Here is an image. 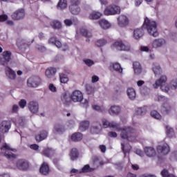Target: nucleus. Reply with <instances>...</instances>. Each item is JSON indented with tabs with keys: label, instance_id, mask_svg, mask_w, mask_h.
<instances>
[{
	"label": "nucleus",
	"instance_id": "nucleus-46",
	"mask_svg": "<svg viewBox=\"0 0 177 177\" xmlns=\"http://www.w3.org/2000/svg\"><path fill=\"white\" fill-rule=\"evenodd\" d=\"M14 122L16 125L23 127V125H24V118L23 117L17 118L16 120H14Z\"/></svg>",
	"mask_w": 177,
	"mask_h": 177
},
{
	"label": "nucleus",
	"instance_id": "nucleus-1",
	"mask_svg": "<svg viewBox=\"0 0 177 177\" xmlns=\"http://www.w3.org/2000/svg\"><path fill=\"white\" fill-rule=\"evenodd\" d=\"M102 125L104 128H114L117 131H120V136L122 139H127L129 142H135L136 137L131 135L135 132V129L130 128L129 127H124L123 129H120V124L115 122H109L106 119L102 120Z\"/></svg>",
	"mask_w": 177,
	"mask_h": 177
},
{
	"label": "nucleus",
	"instance_id": "nucleus-53",
	"mask_svg": "<svg viewBox=\"0 0 177 177\" xmlns=\"http://www.w3.org/2000/svg\"><path fill=\"white\" fill-rule=\"evenodd\" d=\"M66 127H68V128H74V127H75V120H68L66 123Z\"/></svg>",
	"mask_w": 177,
	"mask_h": 177
},
{
	"label": "nucleus",
	"instance_id": "nucleus-35",
	"mask_svg": "<svg viewBox=\"0 0 177 177\" xmlns=\"http://www.w3.org/2000/svg\"><path fill=\"white\" fill-rule=\"evenodd\" d=\"M57 8L59 10H63L64 9H66V8H67V0H59Z\"/></svg>",
	"mask_w": 177,
	"mask_h": 177
},
{
	"label": "nucleus",
	"instance_id": "nucleus-32",
	"mask_svg": "<svg viewBox=\"0 0 177 177\" xmlns=\"http://www.w3.org/2000/svg\"><path fill=\"white\" fill-rule=\"evenodd\" d=\"M98 23L101 28H103L104 30H107V28H110V27H111V24L106 19H101Z\"/></svg>",
	"mask_w": 177,
	"mask_h": 177
},
{
	"label": "nucleus",
	"instance_id": "nucleus-57",
	"mask_svg": "<svg viewBox=\"0 0 177 177\" xmlns=\"http://www.w3.org/2000/svg\"><path fill=\"white\" fill-rule=\"evenodd\" d=\"M19 104L21 109H24V107L27 106V101L26 100H21Z\"/></svg>",
	"mask_w": 177,
	"mask_h": 177
},
{
	"label": "nucleus",
	"instance_id": "nucleus-2",
	"mask_svg": "<svg viewBox=\"0 0 177 177\" xmlns=\"http://www.w3.org/2000/svg\"><path fill=\"white\" fill-rule=\"evenodd\" d=\"M167 76L165 75H162L159 79L155 81L154 84H152V86L154 89H157L160 86L161 91L165 92V93L171 92V89H177V79L171 80L169 84H167Z\"/></svg>",
	"mask_w": 177,
	"mask_h": 177
},
{
	"label": "nucleus",
	"instance_id": "nucleus-41",
	"mask_svg": "<svg viewBox=\"0 0 177 177\" xmlns=\"http://www.w3.org/2000/svg\"><path fill=\"white\" fill-rule=\"evenodd\" d=\"M59 81H60L61 84H67L68 83V77L67 76V75H66L64 73H59Z\"/></svg>",
	"mask_w": 177,
	"mask_h": 177
},
{
	"label": "nucleus",
	"instance_id": "nucleus-10",
	"mask_svg": "<svg viewBox=\"0 0 177 177\" xmlns=\"http://www.w3.org/2000/svg\"><path fill=\"white\" fill-rule=\"evenodd\" d=\"M41 85V78L39 77H30L27 80V86L30 88H37Z\"/></svg>",
	"mask_w": 177,
	"mask_h": 177
},
{
	"label": "nucleus",
	"instance_id": "nucleus-58",
	"mask_svg": "<svg viewBox=\"0 0 177 177\" xmlns=\"http://www.w3.org/2000/svg\"><path fill=\"white\" fill-rule=\"evenodd\" d=\"M140 49L141 52H150V48L146 46H141Z\"/></svg>",
	"mask_w": 177,
	"mask_h": 177
},
{
	"label": "nucleus",
	"instance_id": "nucleus-45",
	"mask_svg": "<svg viewBox=\"0 0 177 177\" xmlns=\"http://www.w3.org/2000/svg\"><path fill=\"white\" fill-rule=\"evenodd\" d=\"M122 149L124 153V156H127V153H129V151H131V145H124L122 143Z\"/></svg>",
	"mask_w": 177,
	"mask_h": 177
},
{
	"label": "nucleus",
	"instance_id": "nucleus-15",
	"mask_svg": "<svg viewBox=\"0 0 177 177\" xmlns=\"http://www.w3.org/2000/svg\"><path fill=\"white\" fill-rule=\"evenodd\" d=\"M166 44L167 41L164 39H155L152 41L151 45L154 49H158V48H162Z\"/></svg>",
	"mask_w": 177,
	"mask_h": 177
},
{
	"label": "nucleus",
	"instance_id": "nucleus-13",
	"mask_svg": "<svg viewBox=\"0 0 177 177\" xmlns=\"http://www.w3.org/2000/svg\"><path fill=\"white\" fill-rule=\"evenodd\" d=\"M24 16H26V12L24 11V9L20 8L17 10L12 15V19H13V20H21V19H24Z\"/></svg>",
	"mask_w": 177,
	"mask_h": 177
},
{
	"label": "nucleus",
	"instance_id": "nucleus-6",
	"mask_svg": "<svg viewBox=\"0 0 177 177\" xmlns=\"http://www.w3.org/2000/svg\"><path fill=\"white\" fill-rule=\"evenodd\" d=\"M158 100L159 102H164L160 108V111L161 113H162V114H169V113H171V110H172V106H171V104H169L168 99L165 98V97L162 95H159L158 97Z\"/></svg>",
	"mask_w": 177,
	"mask_h": 177
},
{
	"label": "nucleus",
	"instance_id": "nucleus-36",
	"mask_svg": "<svg viewBox=\"0 0 177 177\" xmlns=\"http://www.w3.org/2000/svg\"><path fill=\"white\" fill-rule=\"evenodd\" d=\"M82 138L83 136L81 133H74L71 136V140L73 142H80V140H82Z\"/></svg>",
	"mask_w": 177,
	"mask_h": 177
},
{
	"label": "nucleus",
	"instance_id": "nucleus-9",
	"mask_svg": "<svg viewBox=\"0 0 177 177\" xmlns=\"http://www.w3.org/2000/svg\"><path fill=\"white\" fill-rule=\"evenodd\" d=\"M117 20L118 25L122 28H125V27H128V26H129V17L126 15L122 14L119 15Z\"/></svg>",
	"mask_w": 177,
	"mask_h": 177
},
{
	"label": "nucleus",
	"instance_id": "nucleus-24",
	"mask_svg": "<svg viewBox=\"0 0 177 177\" xmlns=\"http://www.w3.org/2000/svg\"><path fill=\"white\" fill-rule=\"evenodd\" d=\"M120 113H121V107L118 106H111L109 109V113L111 115H118Z\"/></svg>",
	"mask_w": 177,
	"mask_h": 177
},
{
	"label": "nucleus",
	"instance_id": "nucleus-48",
	"mask_svg": "<svg viewBox=\"0 0 177 177\" xmlns=\"http://www.w3.org/2000/svg\"><path fill=\"white\" fill-rule=\"evenodd\" d=\"M83 62L86 64V66H88V67H91V66H93V64H95V62H93V60L91 59H84Z\"/></svg>",
	"mask_w": 177,
	"mask_h": 177
},
{
	"label": "nucleus",
	"instance_id": "nucleus-19",
	"mask_svg": "<svg viewBox=\"0 0 177 177\" xmlns=\"http://www.w3.org/2000/svg\"><path fill=\"white\" fill-rule=\"evenodd\" d=\"M64 132V126L61 124H56L53 129V135H62Z\"/></svg>",
	"mask_w": 177,
	"mask_h": 177
},
{
	"label": "nucleus",
	"instance_id": "nucleus-42",
	"mask_svg": "<svg viewBox=\"0 0 177 177\" xmlns=\"http://www.w3.org/2000/svg\"><path fill=\"white\" fill-rule=\"evenodd\" d=\"M43 154L44 156H46V157H52V156L55 154V150L50 148H47L44 150Z\"/></svg>",
	"mask_w": 177,
	"mask_h": 177
},
{
	"label": "nucleus",
	"instance_id": "nucleus-5",
	"mask_svg": "<svg viewBox=\"0 0 177 177\" xmlns=\"http://www.w3.org/2000/svg\"><path fill=\"white\" fill-rule=\"evenodd\" d=\"M1 150V155L4 156V157H6L8 160H13V158H16V155L12 153V151H16V149H12V147H10L8 144H3Z\"/></svg>",
	"mask_w": 177,
	"mask_h": 177
},
{
	"label": "nucleus",
	"instance_id": "nucleus-27",
	"mask_svg": "<svg viewBox=\"0 0 177 177\" xmlns=\"http://www.w3.org/2000/svg\"><path fill=\"white\" fill-rule=\"evenodd\" d=\"M127 93L131 100H133L136 98V91H135V88L131 87L128 88Z\"/></svg>",
	"mask_w": 177,
	"mask_h": 177
},
{
	"label": "nucleus",
	"instance_id": "nucleus-26",
	"mask_svg": "<svg viewBox=\"0 0 177 177\" xmlns=\"http://www.w3.org/2000/svg\"><path fill=\"white\" fill-rule=\"evenodd\" d=\"M152 70L153 71V73L155 74V77H158V75H161V74H162V69L158 64H153L152 66Z\"/></svg>",
	"mask_w": 177,
	"mask_h": 177
},
{
	"label": "nucleus",
	"instance_id": "nucleus-21",
	"mask_svg": "<svg viewBox=\"0 0 177 177\" xmlns=\"http://www.w3.org/2000/svg\"><path fill=\"white\" fill-rule=\"evenodd\" d=\"M91 133H100L102 132V124L99 122L93 123L91 129Z\"/></svg>",
	"mask_w": 177,
	"mask_h": 177
},
{
	"label": "nucleus",
	"instance_id": "nucleus-40",
	"mask_svg": "<svg viewBox=\"0 0 177 177\" xmlns=\"http://www.w3.org/2000/svg\"><path fill=\"white\" fill-rule=\"evenodd\" d=\"M70 158L72 160V161H74V160H77V158H78V150H77V149H72L70 153Z\"/></svg>",
	"mask_w": 177,
	"mask_h": 177
},
{
	"label": "nucleus",
	"instance_id": "nucleus-20",
	"mask_svg": "<svg viewBox=\"0 0 177 177\" xmlns=\"http://www.w3.org/2000/svg\"><path fill=\"white\" fill-rule=\"evenodd\" d=\"M109 70H111V71H117V73L122 74V68L121 67V64L118 62L111 63L109 65Z\"/></svg>",
	"mask_w": 177,
	"mask_h": 177
},
{
	"label": "nucleus",
	"instance_id": "nucleus-14",
	"mask_svg": "<svg viewBox=\"0 0 177 177\" xmlns=\"http://www.w3.org/2000/svg\"><path fill=\"white\" fill-rule=\"evenodd\" d=\"M49 44H51L52 45H55L57 46V48H62L63 50H67L68 49V46L67 44H64L63 46L62 45V43L55 39V37H51L48 40Z\"/></svg>",
	"mask_w": 177,
	"mask_h": 177
},
{
	"label": "nucleus",
	"instance_id": "nucleus-47",
	"mask_svg": "<svg viewBox=\"0 0 177 177\" xmlns=\"http://www.w3.org/2000/svg\"><path fill=\"white\" fill-rule=\"evenodd\" d=\"M93 171H95V168L91 167V166H89V165H86L82 169V172H93Z\"/></svg>",
	"mask_w": 177,
	"mask_h": 177
},
{
	"label": "nucleus",
	"instance_id": "nucleus-12",
	"mask_svg": "<svg viewBox=\"0 0 177 177\" xmlns=\"http://www.w3.org/2000/svg\"><path fill=\"white\" fill-rule=\"evenodd\" d=\"M14 169H20L21 171H26L28 169V162L24 159L18 160L16 162V165L12 167Z\"/></svg>",
	"mask_w": 177,
	"mask_h": 177
},
{
	"label": "nucleus",
	"instance_id": "nucleus-29",
	"mask_svg": "<svg viewBox=\"0 0 177 177\" xmlns=\"http://www.w3.org/2000/svg\"><path fill=\"white\" fill-rule=\"evenodd\" d=\"M46 138H48V132L46 131H43L36 136L35 139L37 142H41V140H45Z\"/></svg>",
	"mask_w": 177,
	"mask_h": 177
},
{
	"label": "nucleus",
	"instance_id": "nucleus-8",
	"mask_svg": "<svg viewBox=\"0 0 177 177\" xmlns=\"http://www.w3.org/2000/svg\"><path fill=\"white\" fill-rule=\"evenodd\" d=\"M81 0H71V6H69V10L72 15H80L81 8L80 5Z\"/></svg>",
	"mask_w": 177,
	"mask_h": 177
},
{
	"label": "nucleus",
	"instance_id": "nucleus-52",
	"mask_svg": "<svg viewBox=\"0 0 177 177\" xmlns=\"http://www.w3.org/2000/svg\"><path fill=\"white\" fill-rule=\"evenodd\" d=\"M136 111L138 115H142L145 114V113H146L147 109H146V107L138 108Z\"/></svg>",
	"mask_w": 177,
	"mask_h": 177
},
{
	"label": "nucleus",
	"instance_id": "nucleus-11",
	"mask_svg": "<svg viewBox=\"0 0 177 177\" xmlns=\"http://www.w3.org/2000/svg\"><path fill=\"white\" fill-rule=\"evenodd\" d=\"M71 99L75 103L80 102L84 100V95L82 94V92L75 90L71 95Z\"/></svg>",
	"mask_w": 177,
	"mask_h": 177
},
{
	"label": "nucleus",
	"instance_id": "nucleus-17",
	"mask_svg": "<svg viewBox=\"0 0 177 177\" xmlns=\"http://www.w3.org/2000/svg\"><path fill=\"white\" fill-rule=\"evenodd\" d=\"M11 125L9 121H3L0 124V132H1V133H8L9 129H10Z\"/></svg>",
	"mask_w": 177,
	"mask_h": 177
},
{
	"label": "nucleus",
	"instance_id": "nucleus-31",
	"mask_svg": "<svg viewBox=\"0 0 177 177\" xmlns=\"http://www.w3.org/2000/svg\"><path fill=\"white\" fill-rule=\"evenodd\" d=\"M145 151L148 157H154L156 156V150L153 147H146Z\"/></svg>",
	"mask_w": 177,
	"mask_h": 177
},
{
	"label": "nucleus",
	"instance_id": "nucleus-30",
	"mask_svg": "<svg viewBox=\"0 0 177 177\" xmlns=\"http://www.w3.org/2000/svg\"><path fill=\"white\" fill-rule=\"evenodd\" d=\"M40 173L42 175H48L49 174V165L46 162H44L40 167Z\"/></svg>",
	"mask_w": 177,
	"mask_h": 177
},
{
	"label": "nucleus",
	"instance_id": "nucleus-61",
	"mask_svg": "<svg viewBox=\"0 0 177 177\" xmlns=\"http://www.w3.org/2000/svg\"><path fill=\"white\" fill-rule=\"evenodd\" d=\"M8 20V15H0V21H6Z\"/></svg>",
	"mask_w": 177,
	"mask_h": 177
},
{
	"label": "nucleus",
	"instance_id": "nucleus-4",
	"mask_svg": "<svg viewBox=\"0 0 177 177\" xmlns=\"http://www.w3.org/2000/svg\"><path fill=\"white\" fill-rule=\"evenodd\" d=\"M111 49L112 50H122L124 52H128L131 50V45L127 42L122 41L116 40L113 41L111 46Z\"/></svg>",
	"mask_w": 177,
	"mask_h": 177
},
{
	"label": "nucleus",
	"instance_id": "nucleus-59",
	"mask_svg": "<svg viewBox=\"0 0 177 177\" xmlns=\"http://www.w3.org/2000/svg\"><path fill=\"white\" fill-rule=\"evenodd\" d=\"M36 49H37V50H39L40 52H45V50H46V49L44 46L39 44H37L36 46Z\"/></svg>",
	"mask_w": 177,
	"mask_h": 177
},
{
	"label": "nucleus",
	"instance_id": "nucleus-25",
	"mask_svg": "<svg viewBox=\"0 0 177 177\" xmlns=\"http://www.w3.org/2000/svg\"><path fill=\"white\" fill-rule=\"evenodd\" d=\"M103 16V14L99 11H93L90 13L88 19L90 20H99L100 17Z\"/></svg>",
	"mask_w": 177,
	"mask_h": 177
},
{
	"label": "nucleus",
	"instance_id": "nucleus-34",
	"mask_svg": "<svg viewBox=\"0 0 177 177\" xmlns=\"http://www.w3.org/2000/svg\"><path fill=\"white\" fill-rule=\"evenodd\" d=\"M133 68H134V73L137 75H139V74L142 73V66L140 65V63L138 62H134Z\"/></svg>",
	"mask_w": 177,
	"mask_h": 177
},
{
	"label": "nucleus",
	"instance_id": "nucleus-62",
	"mask_svg": "<svg viewBox=\"0 0 177 177\" xmlns=\"http://www.w3.org/2000/svg\"><path fill=\"white\" fill-rule=\"evenodd\" d=\"M12 111V113H17V111H19V106H17L16 104L13 105Z\"/></svg>",
	"mask_w": 177,
	"mask_h": 177
},
{
	"label": "nucleus",
	"instance_id": "nucleus-43",
	"mask_svg": "<svg viewBox=\"0 0 177 177\" xmlns=\"http://www.w3.org/2000/svg\"><path fill=\"white\" fill-rule=\"evenodd\" d=\"M102 165V162L99 160V158H95L93 161V165H91V168H94V169H96V168H98Z\"/></svg>",
	"mask_w": 177,
	"mask_h": 177
},
{
	"label": "nucleus",
	"instance_id": "nucleus-33",
	"mask_svg": "<svg viewBox=\"0 0 177 177\" xmlns=\"http://www.w3.org/2000/svg\"><path fill=\"white\" fill-rule=\"evenodd\" d=\"M77 34H82L84 37H92V33L88 31L85 28H82L79 30H77Z\"/></svg>",
	"mask_w": 177,
	"mask_h": 177
},
{
	"label": "nucleus",
	"instance_id": "nucleus-54",
	"mask_svg": "<svg viewBox=\"0 0 177 177\" xmlns=\"http://www.w3.org/2000/svg\"><path fill=\"white\" fill-rule=\"evenodd\" d=\"M64 23L65 26H66L67 27H70L71 26H73V24H74V19H65L64 21Z\"/></svg>",
	"mask_w": 177,
	"mask_h": 177
},
{
	"label": "nucleus",
	"instance_id": "nucleus-63",
	"mask_svg": "<svg viewBox=\"0 0 177 177\" xmlns=\"http://www.w3.org/2000/svg\"><path fill=\"white\" fill-rule=\"evenodd\" d=\"M97 81H99V77L96 76V75H93L91 78V82L93 83H95V82H97Z\"/></svg>",
	"mask_w": 177,
	"mask_h": 177
},
{
	"label": "nucleus",
	"instance_id": "nucleus-3",
	"mask_svg": "<svg viewBox=\"0 0 177 177\" xmlns=\"http://www.w3.org/2000/svg\"><path fill=\"white\" fill-rule=\"evenodd\" d=\"M146 27L148 34L152 37H158V30H157V23L146 17L143 24Z\"/></svg>",
	"mask_w": 177,
	"mask_h": 177
},
{
	"label": "nucleus",
	"instance_id": "nucleus-49",
	"mask_svg": "<svg viewBox=\"0 0 177 177\" xmlns=\"http://www.w3.org/2000/svg\"><path fill=\"white\" fill-rule=\"evenodd\" d=\"M51 26L53 28H62V23L59 21H53L51 23Z\"/></svg>",
	"mask_w": 177,
	"mask_h": 177
},
{
	"label": "nucleus",
	"instance_id": "nucleus-7",
	"mask_svg": "<svg viewBox=\"0 0 177 177\" xmlns=\"http://www.w3.org/2000/svg\"><path fill=\"white\" fill-rule=\"evenodd\" d=\"M120 13H121V8L114 4L106 6L104 10L105 16H114V15H120Z\"/></svg>",
	"mask_w": 177,
	"mask_h": 177
},
{
	"label": "nucleus",
	"instance_id": "nucleus-23",
	"mask_svg": "<svg viewBox=\"0 0 177 177\" xmlns=\"http://www.w3.org/2000/svg\"><path fill=\"white\" fill-rule=\"evenodd\" d=\"M145 32L142 28H135L133 32V37L137 41L143 37Z\"/></svg>",
	"mask_w": 177,
	"mask_h": 177
},
{
	"label": "nucleus",
	"instance_id": "nucleus-44",
	"mask_svg": "<svg viewBox=\"0 0 177 177\" xmlns=\"http://www.w3.org/2000/svg\"><path fill=\"white\" fill-rule=\"evenodd\" d=\"M151 116L155 118V120H161L162 118L161 115L157 111H152L151 112Z\"/></svg>",
	"mask_w": 177,
	"mask_h": 177
},
{
	"label": "nucleus",
	"instance_id": "nucleus-56",
	"mask_svg": "<svg viewBox=\"0 0 177 177\" xmlns=\"http://www.w3.org/2000/svg\"><path fill=\"white\" fill-rule=\"evenodd\" d=\"M48 89L50 91V92H53L54 93L57 92V88H56V86L53 84H50L48 85Z\"/></svg>",
	"mask_w": 177,
	"mask_h": 177
},
{
	"label": "nucleus",
	"instance_id": "nucleus-18",
	"mask_svg": "<svg viewBox=\"0 0 177 177\" xmlns=\"http://www.w3.org/2000/svg\"><path fill=\"white\" fill-rule=\"evenodd\" d=\"M157 149L159 154L165 156V154H168V153H169V146L167 143L159 145Z\"/></svg>",
	"mask_w": 177,
	"mask_h": 177
},
{
	"label": "nucleus",
	"instance_id": "nucleus-51",
	"mask_svg": "<svg viewBox=\"0 0 177 177\" xmlns=\"http://www.w3.org/2000/svg\"><path fill=\"white\" fill-rule=\"evenodd\" d=\"M86 89L88 95H92L95 92V87L93 86L87 85Z\"/></svg>",
	"mask_w": 177,
	"mask_h": 177
},
{
	"label": "nucleus",
	"instance_id": "nucleus-60",
	"mask_svg": "<svg viewBox=\"0 0 177 177\" xmlns=\"http://www.w3.org/2000/svg\"><path fill=\"white\" fill-rule=\"evenodd\" d=\"M82 107H84L86 109L88 106H89V100H84V102L81 104Z\"/></svg>",
	"mask_w": 177,
	"mask_h": 177
},
{
	"label": "nucleus",
	"instance_id": "nucleus-55",
	"mask_svg": "<svg viewBox=\"0 0 177 177\" xmlns=\"http://www.w3.org/2000/svg\"><path fill=\"white\" fill-rule=\"evenodd\" d=\"M93 109L95 110V111H104V107L96 104L93 105Z\"/></svg>",
	"mask_w": 177,
	"mask_h": 177
},
{
	"label": "nucleus",
	"instance_id": "nucleus-38",
	"mask_svg": "<svg viewBox=\"0 0 177 177\" xmlns=\"http://www.w3.org/2000/svg\"><path fill=\"white\" fill-rule=\"evenodd\" d=\"M166 133L168 138H174L175 136V131L174 129L171 127L169 125H166Z\"/></svg>",
	"mask_w": 177,
	"mask_h": 177
},
{
	"label": "nucleus",
	"instance_id": "nucleus-22",
	"mask_svg": "<svg viewBox=\"0 0 177 177\" xmlns=\"http://www.w3.org/2000/svg\"><path fill=\"white\" fill-rule=\"evenodd\" d=\"M57 70L55 68H48L46 70L45 76L48 80H52L55 75H56Z\"/></svg>",
	"mask_w": 177,
	"mask_h": 177
},
{
	"label": "nucleus",
	"instance_id": "nucleus-16",
	"mask_svg": "<svg viewBox=\"0 0 177 177\" xmlns=\"http://www.w3.org/2000/svg\"><path fill=\"white\" fill-rule=\"evenodd\" d=\"M28 109L32 114H37L39 110V104L35 101H30L28 104Z\"/></svg>",
	"mask_w": 177,
	"mask_h": 177
},
{
	"label": "nucleus",
	"instance_id": "nucleus-37",
	"mask_svg": "<svg viewBox=\"0 0 177 177\" xmlns=\"http://www.w3.org/2000/svg\"><path fill=\"white\" fill-rule=\"evenodd\" d=\"M89 125H90L89 121L88 120L82 121L80 123L79 128L80 131H86V129L89 128Z\"/></svg>",
	"mask_w": 177,
	"mask_h": 177
},
{
	"label": "nucleus",
	"instance_id": "nucleus-64",
	"mask_svg": "<svg viewBox=\"0 0 177 177\" xmlns=\"http://www.w3.org/2000/svg\"><path fill=\"white\" fill-rule=\"evenodd\" d=\"M171 158L174 160V161H177V151H175L172 155H171Z\"/></svg>",
	"mask_w": 177,
	"mask_h": 177
},
{
	"label": "nucleus",
	"instance_id": "nucleus-28",
	"mask_svg": "<svg viewBox=\"0 0 177 177\" xmlns=\"http://www.w3.org/2000/svg\"><path fill=\"white\" fill-rule=\"evenodd\" d=\"M6 74L10 80L16 79V72L12 70L10 68H7L6 69Z\"/></svg>",
	"mask_w": 177,
	"mask_h": 177
},
{
	"label": "nucleus",
	"instance_id": "nucleus-39",
	"mask_svg": "<svg viewBox=\"0 0 177 177\" xmlns=\"http://www.w3.org/2000/svg\"><path fill=\"white\" fill-rule=\"evenodd\" d=\"M96 46L98 48H103L105 45H107V40L105 39H99L95 41Z\"/></svg>",
	"mask_w": 177,
	"mask_h": 177
},
{
	"label": "nucleus",
	"instance_id": "nucleus-50",
	"mask_svg": "<svg viewBox=\"0 0 177 177\" xmlns=\"http://www.w3.org/2000/svg\"><path fill=\"white\" fill-rule=\"evenodd\" d=\"M11 53L9 51H5L3 53V56L6 62H9L10 60Z\"/></svg>",
	"mask_w": 177,
	"mask_h": 177
}]
</instances>
